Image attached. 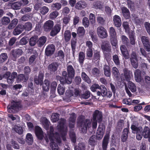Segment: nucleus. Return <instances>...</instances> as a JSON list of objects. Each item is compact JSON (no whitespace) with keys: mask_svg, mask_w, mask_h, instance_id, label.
<instances>
[{"mask_svg":"<svg viewBox=\"0 0 150 150\" xmlns=\"http://www.w3.org/2000/svg\"><path fill=\"white\" fill-rule=\"evenodd\" d=\"M44 76V71H40L39 72L38 76L34 77V82L37 85H42V89L45 91H48L50 88V81L45 79L43 82Z\"/></svg>","mask_w":150,"mask_h":150,"instance_id":"obj_1","label":"nucleus"},{"mask_svg":"<svg viewBox=\"0 0 150 150\" xmlns=\"http://www.w3.org/2000/svg\"><path fill=\"white\" fill-rule=\"evenodd\" d=\"M91 122L88 119H85V116L81 115L78 118L77 125L78 127H81V132L83 133H86L88 128L91 126Z\"/></svg>","mask_w":150,"mask_h":150,"instance_id":"obj_2","label":"nucleus"},{"mask_svg":"<svg viewBox=\"0 0 150 150\" xmlns=\"http://www.w3.org/2000/svg\"><path fill=\"white\" fill-rule=\"evenodd\" d=\"M23 108L21 101L13 100L11 104L7 107L8 111L10 113H15L17 110H21Z\"/></svg>","mask_w":150,"mask_h":150,"instance_id":"obj_3","label":"nucleus"},{"mask_svg":"<svg viewBox=\"0 0 150 150\" xmlns=\"http://www.w3.org/2000/svg\"><path fill=\"white\" fill-rule=\"evenodd\" d=\"M105 129L104 123L99 124L96 134V137L97 139L100 140L102 139L104 134Z\"/></svg>","mask_w":150,"mask_h":150,"instance_id":"obj_4","label":"nucleus"},{"mask_svg":"<svg viewBox=\"0 0 150 150\" xmlns=\"http://www.w3.org/2000/svg\"><path fill=\"white\" fill-rule=\"evenodd\" d=\"M67 75L69 76V80L67 81L69 83H71L72 79H73L75 75V71L71 65H69L67 66Z\"/></svg>","mask_w":150,"mask_h":150,"instance_id":"obj_5","label":"nucleus"},{"mask_svg":"<svg viewBox=\"0 0 150 150\" xmlns=\"http://www.w3.org/2000/svg\"><path fill=\"white\" fill-rule=\"evenodd\" d=\"M93 121L97 120L99 124L102 123H101L103 120L102 112L98 110H96L94 112L93 115Z\"/></svg>","mask_w":150,"mask_h":150,"instance_id":"obj_6","label":"nucleus"},{"mask_svg":"<svg viewBox=\"0 0 150 150\" xmlns=\"http://www.w3.org/2000/svg\"><path fill=\"white\" fill-rule=\"evenodd\" d=\"M23 52L22 50L21 49L12 50L11 52L12 59L14 61H16L18 58L22 54Z\"/></svg>","mask_w":150,"mask_h":150,"instance_id":"obj_7","label":"nucleus"},{"mask_svg":"<svg viewBox=\"0 0 150 150\" xmlns=\"http://www.w3.org/2000/svg\"><path fill=\"white\" fill-rule=\"evenodd\" d=\"M54 129L53 127L52 126H50V131L47 132V135L49 139L52 140V138L54 137L57 138V140L60 142V136L59 133L57 132H56L55 133L54 132Z\"/></svg>","mask_w":150,"mask_h":150,"instance_id":"obj_8","label":"nucleus"},{"mask_svg":"<svg viewBox=\"0 0 150 150\" xmlns=\"http://www.w3.org/2000/svg\"><path fill=\"white\" fill-rule=\"evenodd\" d=\"M61 29V24L60 23H57L53 27L50 32V35L52 37H54L60 32Z\"/></svg>","mask_w":150,"mask_h":150,"instance_id":"obj_9","label":"nucleus"},{"mask_svg":"<svg viewBox=\"0 0 150 150\" xmlns=\"http://www.w3.org/2000/svg\"><path fill=\"white\" fill-rule=\"evenodd\" d=\"M141 40L144 47L148 52L150 51V41L149 38L145 36H142Z\"/></svg>","mask_w":150,"mask_h":150,"instance_id":"obj_10","label":"nucleus"},{"mask_svg":"<svg viewBox=\"0 0 150 150\" xmlns=\"http://www.w3.org/2000/svg\"><path fill=\"white\" fill-rule=\"evenodd\" d=\"M60 142L57 140L56 137L52 138V139L51 140L49 139L50 142V146L51 147L52 150H59L57 143L60 144L61 143V139L60 137Z\"/></svg>","mask_w":150,"mask_h":150,"instance_id":"obj_11","label":"nucleus"},{"mask_svg":"<svg viewBox=\"0 0 150 150\" xmlns=\"http://www.w3.org/2000/svg\"><path fill=\"white\" fill-rule=\"evenodd\" d=\"M130 59L133 67L135 69L137 68L138 66V59L136 52H132Z\"/></svg>","mask_w":150,"mask_h":150,"instance_id":"obj_12","label":"nucleus"},{"mask_svg":"<svg viewBox=\"0 0 150 150\" xmlns=\"http://www.w3.org/2000/svg\"><path fill=\"white\" fill-rule=\"evenodd\" d=\"M97 32L99 37L102 38H105L108 36L106 30L102 26L99 27L97 28Z\"/></svg>","mask_w":150,"mask_h":150,"instance_id":"obj_13","label":"nucleus"},{"mask_svg":"<svg viewBox=\"0 0 150 150\" xmlns=\"http://www.w3.org/2000/svg\"><path fill=\"white\" fill-rule=\"evenodd\" d=\"M55 50V46L53 44L48 45L45 50V54L47 56H50L54 53Z\"/></svg>","mask_w":150,"mask_h":150,"instance_id":"obj_14","label":"nucleus"},{"mask_svg":"<svg viewBox=\"0 0 150 150\" xmlns=\"http://www.w3.org/2000/svg\"><path fill=\"white\" fill-rule=\"evenodd\" d=\"M54 25V22L50 20L46 21L43 25L44 30L46 32H49L52 29Z\"/></svg>","mask_w":150,"mask_h":150,"instance_id":"obj_15","label":"nucleus"},{"mask_svg":"<svg viewBox=\"0 0 150 150\" xmlns=\"http://www.w3.org/2000/svg\"><path fill=\"white\" fill-rule=\"evenodd\" d=\"M67 73L65 71H64L62 72V76L60 77V78L59 81L62 84L64 85L65 84H69L71 83H69L67 81L69 80V76H67Z\"/></svg>","mask_w":150,"mask_h":150,"instance_id":"obj_16","label":"nucleus"},{"mask_svg":"<svg viewBox=\"0 0 150 150\" xmlns=\"http://www.w3.org/2000/svg\"><path fill=\"white\" fill-rule=\"evenodd\" d=\"M35 135L38 139L42 140L43 137V132L40 127L38 126L35 127Z\"/></svg>","mask_w":150,"mask_h":150,"instance_id":"obj_17","label":"nucleus"},{"mask_svg":"<svg viewBox=\"0 0 150 150\" xmlns=\"http://www.w3.org/2000/svg\"><path fill=\"white\" fill-rule=\"evenodd\" d=\"M58 66L57 62H53L48 66V70L51 74H52L57 70Z\"/></svg>","mask_w":150,"mask_h":150,"instance_id":"obj_18","label":"nucleus"},{"mask_svg":"<svg viewBox=\"0 0 150 150\" xmlns=\"http://www.w3.org/2000/svg\"><path fill=\"white\" fill-rule=\"evenodd\" d=\"M109 134H106L105 135L102 142V147L103 150H107L109 143Z\"/></svg>","mask_w":150,"mask_h":150,"instance_id":"obj_19","label":"nucleus"},{"mask_svg":"<svg viewBox=\"0 0 150 150\" xmlns=\"http://www.w3.org/2000/svg\"><path fill=\"white\" fill-rule=\"evenodd\" d=\"M87 6L86 3L84 1L81 0L78 1L76 4L75 8L79 10H81L85 8Z\"/></svg>","mask_w":150,"mask_h":150,"instance_id":"obj_20","label":"nucleus"},{"mask_svg":"<svg viewBox=\"0 0 150 150\" xmlns=\"http://www.w3.org/2000/svg\"><path fill=\"white\" fill-rule=\"evenodd\" d=\"M100 91H98L97 92V94L98 96H102L103 97L106 96L107 89L103 85H101L100 86L99 89Z\"/></svg>","mask_w":150,"mask_h":150,"instance_id":"obj_21","label":"nucleus"},{"mask_svg":"<svg viewBox=\"0 0 150 150\" xmlns=\"http://www.w3.org/2000/svg\"><path fill=\"white\" fill-rule=\"evenodd\" d=\"M114 24L117 28L120 27L122 24V21L120 16L117 15H115L113 17V19Z\"/></svg>","mask_w":150,"mask_h":150,"instance_id":"obj_22","label":"nucleus"},{"mask_svg":"<svg viewBox=\"0 0 150 150\" xmlns=\"http://www.w3.org/2000/svg\"><path fill=\"white\" fill-rule=\"evenodd\" d=\"M101 48L103 52L111 50V46L109 42L107 41L103 42L101 45Z\"/></svg>","mask_w":150,"mask_h":150,"instance_id":"obj_23","label":"nucleus"},{"mask_svg":"<svg viewBox=\"0 0 150 150\" xmlns=\"http://www.w3.org/2000/svg\"><path fill=\"white\" fill-rule=\"evenodd\" d=\"M143 134V137L145 138H148L149 141L150 142V129L148 126L144 127L143 130L142 131Z\"/></svg>","mask_w":150,"mask_h":150,"instance_id":"obj_24","label":"nucleus"},{"mask_svg":"<svg viewBox=\"0 0 150 150\" xmlns=\"http://www.w3.org/2000/svg\"><path fill=\"white\" fill-rule=\"evenodd\" d=\"M103 70L104 75L106 77H110L111 76V70L110 67L107 64L103 66Z\"/></svg>","mask_w":150,"mask_h":150,"instance_id":"obj_25","label":"nucleus"},{"mask_svg":"<svg viewBox=\"0 0 150 150\" xmlns=\"http://www.w3.org/2000/svg\"><path fill=\"white\" fill-rule=\"evenodd\" d=\"M121 11L124 17L126 19L130 18V14L129 10L126 7H123L121 8Z\"/></svg>","mask_w":150,"mask_h":150,"instance_id":"obj_26","label":"nucleus"},{"mask_svg":"<svg viewBox=\"0 0 150 150\" xmlns=\"http://www.w3.org/2000/svg\"><path fill=\"white\" fill-rule=\"evenodd\" d=\"M47 40V38L45 36H42L40 37L37 40V44L38 47H41L45 43Z\"/></svg>","mask_w":150,"mask_h":150,"instance_id":"obj_27","label":"nucleus"},{"mask_svg":"<svg viewBox=\"0 0 150 150\" xmlns=\"http://www.w3.org/2000/svg\"><path fill=\"white\" fill-rule=\"evenodd\" d=\"M28 76H25L24 74H19L17 76L16 81L18 82H26L28 81Z\"/></svg>","mask_w":150,"mask_h":150,"instance_id":"obj_28","label":"nucleus"},{"mask_svg":"<svg viewBox=\"0 0 150 150\" xmlns=\"http://www.w3.org/2000/svg\"><path fill=\"white\" fill-rule=\"evenodd\" d=\"M123 72L126 80L129 81L130 80L131 76H132V72L127 68L124 69Z\"/></svg>","mask_w":150,"mask_h":150,"instance_id":"obj_29","label":"nucleus"},{"mask_svg":"<svg viewBox=\"0 0 150 150\" xmlns=\"http://www.w3.org/2000/svg\"><path fill=\"white\" fill-rule=\"evenodd\" d=\"M134 77L137 82H140L142 78L141 75V71L139 69H136L134 73Z\"/></svg>","mask_w":150,"mask_h":150,"instance_id":"obj_30","label":"nucleus"},{"mask_svg":"<svg viewBox=\"0 0 150 150\" xmlns=\"http://www.w3.org/2000/svg\"><path fill=\"white\" fill-rule=\"evenodd\" d=\"M23 31L22 25L19 24L16 26L14 30L13 34L15 35H18L21 33Z\"/></svg>","mask_w":150,"mask_h":150,"instance_id":"obj_31","label":"nucleus"},{"mask_svg":"<svg viewBox=\"0 0 150 150\" xmlns=\"http://www.w3.org/2000/svg\"><path fill=\"white\" fill-rule=\"evenodd\" d=\"M122 44L126 45L127 48L130 47L129 41L128 38L125 35H122L121 37Z\"/></svg>","mask_w":150,"mask_h":150,"instance_id":"obj_32","label":"nucleus"},{"mask_svg":"<svg viewBox=\"0 0 150 150\" xmlns=\"http://www.w3.org/2000/svg\"><path fill=\"white\" fill-rule=\"evenodd\" d=\"M17 73L16 72H12L10 76L7 78V81L9 84H12L14 81L15 78L17 76Z\"/></svg>","mask_w":150,"mask_h":150,"instance_id":"obj_33","label":"nucleus"},{"mask_svg":"<svg viewBox=\"0 0 150 150\" xmlns=\"http://www.w3.org/2000/svg\"><path fill=\"white\" fill-rule=\"evenodd\" d=\"M41 121L44 126V128L47 130L48 129L50 124L49 121L45 117H43L41 119Z\"/></svg>","mask_w":150,"mask_h":150,"instance_id":"obj_34","label":"nucleus"},{"mask_svg":"<svg viewBox=\"0 0 150 150\" xmlns=\"http://www.w3.org/2000/svg\"><path fill=\"white\" fill-rule=\"evenodd\" d=\"M23 28V30H25L27 31L30 30L32 28V24L30 22H27L24 24H21Z\"/></svg>","mask_w":150,"mask_h":150,"instance_id":"obj_35","label":"nucleus"},{"mask_svg":"<svg viewBox=\"0 0 150 150\" xmlns=\"http://www.w3.org/2000/svg\"><path fill=\"white\" fill-rule=\"evenodd\" d=\"M12 8L14 10H17L20 8V7L22 5V4L21 2L17 1L13 3L10 4Z\"/></svg>","mask_w":150,"mask_h":150,"instance_id":"obj_36","label":"nucleus"},{"mask_svg":"<svg viewBox=\"0 0 150 150\" xmlns=\"http://www.w3.org/2000/svg\"><path fill=\"white\" fill-rule=\"evenodd\" d=\"M127 81V85L129 89L132 92H135L136 91L137 88L135 84L130 81Z\"/></svg>","mask_w":150,"mask_h":150,"instance_id":"obj_37","label":"nucleus"},{"mask_svg":"<svg viewBox=\"0 0 150 150\" xmlns=\"http://www.w3.org/2000/svg\"><path fill=\"white\" fill-rule=\"evenodd\" d=\"M128 8L131 11H133L135 9V4L131 0H127L126 1Z\"/></svg>","mask_w":150,"mask_h":150,"instance_id":"obj_38","label":"nucleus"},{"mask_svg":"<svg viewBox=\"0 0 150 150\" xmlns=\"http://www.w3.org/2000/svg\"><path fill=\"white\" fill-rule=\"evenodd\" d=\"M38 36H34L31 37L29 40V44L31 46H35L37 43Z\"/></svg>","mask_w":150,"mask_h":150,"instance_id":"obj_39","label":"nucleus"},{"mask_svg":"<svg viewBox=\"0 0 150 150\" xmlns=\"http://www.w3.org/2000/svg\"><path fill=\"white\" fill-rule=\"evenodd\" d=\"M76 39L72 38L71 41V47L72 51V54H73L74 56V53L76 51Z\"/></svg>","mask_w":150,"mask_h":150,"instance_id":"obj_40","label":"nucleus"},{"mask_svg":"<svg viewBox=\"0 0 150 150\" xmlns=\"http://www.w3.org/2000/svg\"><path fill=\"white\" fill-rule=\"evenodd\" d=\"M85 54L83 52H81L79 53L78 61L81 64H83L84 61Z\"/></svg>","mask_w":150,"mask_h":150,"instance_id":"obj_41","label":"nucleus"},{"mask_svg":"<svg viewBox=\"0 0 150 150\" xmlns=\"http://www.w3.org/2000/svg\"><path fill=\"white\" fill-rule=\"evenodd\" d=\"M26 142L28 145H32L33 142V138L31 134L28 133L26 136Z\"/></svg>","mask_w":150,"mask_h":150,"instance_id":"obj_42","label":"nucleus"},{"mask_svg":"<svg viewBox=\"0 0 150 150\" xmlns=\"http://www.w3.org/2000/svg\"><path fill=\"white\" fill-rule=\"evenodd\" d=\"M71 38V33L69 30H66L64 33V39L66 42L69 41Z\"/></svg>","mask_w":150,"mask_h":150,"instance_id":"obj_43","label":"nucleus"},{"mask_svg":"<svg viewBox=\"0 0 150 150\" xmlns=\"http://www.w3.org/2000/svg\"><path fill=\"white\" fill-rule=\"evenodd\" d=\"M65 122L64 119H61L59 122V125L58 126V129L59 131H64V130Z\"/></svg>","mask_w":150,"mask_h":150,"instance_id":"obj_44","label":"nucleus"},{"mask_svg":"<svg viewBox=\"0 0 150 150\" xmlns=\"http://www.w3.org/2000/svg\"><path fill=\"white\" fill-rule=\"evenodd\" d=\"M14 131L19 134H22L23 133V130L22 127L17 125H15L13 127Z\"/></svg>","mask_w":150,"mask_h":150,"instance_id":"obj_45","label":"nucleus"},{"mask_svg":"<svg viewBox=\"0 0 150 150\" xmlns=\"http://www.w3.org/2000/svg\"><path fill=\"white\" fill-rule=\"evenodd\" d=\"M89 143L92 146H94L97 144V141L95 135H92L90 137L89 139Z\"/></svg>","mask_w":150,"mask_h":150,"instance_id":"obj_46","label":"nucleus"},{"mask_svg":"<svg viewBox=\"0 0 150 150\" xmlns=\"http://www.w3.org/2000/svg\"><path fill=\"white\" fill-rule=\"evenodd\" d=\"M18 22V20L15 18L12 20L11 23L8 25V28L9 29H12L15 27L17 24Z\"/></svg>","mask_w":150,"mask_h":150,"instance_id":"obj_47","label":"nucleus"},{"mask_svg":"<svg viewBox=\"0 0 150 150\" xmlns=\"http://www.w3.org/2000/svg\"><path fill=\"white\" fill-rule=\"evenodd\" d=\"M109 33L110 38L117 37L115 30L113 27H111L110 28Z\"/></svg>","mask_w":150,"mask_h":150,"instance_id":"obj_48","label":"nucleus"},{"mask_svg":"<svg viewBox=\"0 0 150 150\" xmlns=\"http://www.w3.org/2000/svg\"><path fill=\"white\" fill-rule=\"evenodd\" d=\"M8 58L7 54L3 53L0 54V64L3 63L6 61Z\"/></svg>","mask_w":150,"mask_h":150,"instance_id":"obj_49","label":"nucleus"},{"mask_svg":"<svg viewBox=\"0 0 150 150\" xmlns=\"http://www.w3.org/2000/svg\"><path fill=\"white\" fill-rule=\"evenodd\" d=\"M81 77L82 79L88 83L91 82V81L89 77L84 72H82L81 74Z\"/></svg>","mask_w":150,"mask_h":150,"instance_id":"obj_50","label":"nucleus"},{"mask_svg":"<svg viewBox=\"0 0 150 150\" xmlns=\"http://www.w3.org/2000/svg\"><path fill=\"white\" fill-rule=\"evenodd\" d=\"M77 34L80 36H83L85 33V30L83 27H79L78 28L77 31Z\"/></svg>","mask_w":150,"mask_h":150,"instance_id":"obj_51","label":"nucleus"},{"mask_svg":"<svg viewBox=\"0 0 150 150\" xmlns=\"http://www.w3.org/2000/svg\"><path fill=\"white\" fill-rule=\"evenodd\" d=\"M56 57H59L60 60L61 61L64 60L65 57L64 53L62 50H60L58 51L56 54Z\"/></svg>","mask_w":150,"mask_h":150,"instance_id":"obj_52","label":"nucleus"},{"mask_svg":"<svg viewBox=\"0 0 150 150\" xmlns=\"http://www.w3.org/2000/svg\"><path fill=\"white\" fill-rule=\"evenodd\" d=\"M57 84L55 81L52 82L50 85V92L51 93H53L55 92L57 86Z\"/></svg>","mask_w":150,"mask_h":150,"instance_id":"obj_53","label":"nucleus"},{"mask_svg":"<svg viewBox=\"0 0 150 150\" xmlns=\"http://www.w3.org/2000/svg\"><path fill=\"white\" fill-rule=\"evenodd\" d=\"M52 9L55 11L59 10L61 7V4L59 3H56L55 4H53L52 6Z\"/></svg>","mask_w":150,"mask_h":150,"instance_id":"obj_54","label":"nucleus"},{"mask_svg":"<svg viewBox=\"0 0 150 150\" xmlns=\"http://www.w3.org/2000/svg\"><path fill=\"white\" fill-rule=\"evenodd\" d=\"M89 35L91 36L92 40L94 42H96L98 40L97 35L94 32H89Z\"/></svg>","mask_w":150,"mask_h":150,"instance_id":"obj_55","label":"nucleus"},{"mask_svg":"<svg viewBox=\"0 0 150 150\" xmlns=\"http://www.w3.org/2000/svg\"><path fill=\"white\" fill-rule=\"evenodd\" d=\"M111 50L109 51L103 52L105 57L107 61H109L111 59Z\"/></svg>","mask_w":150,"mask_h":150,"instance_id":"obj_56","label":"nucleus"},{"mask_svg":"<svg viewBox=\"0 0 150 150\" xmlns=\"http://www.w3.org/2000/svg\"><path fill=\"white\" fill-rule=\"evenodd\" d=\"M59 114L55 113L53 114L51 117V120L53 122H56L59 119Z\"/></svg>","mask_w":150,"mask_h":150,"instance_id":"obj_57","label":"nucleus"},{"mask_svg":"<svg viewBox=\"0 0 150 150\" xmlns=\"http://www.w3.org/2000/svg\"><path fill=\"white\" fill-rule=\"evenodd\" d=\"M91 93L89 91H86L81 96V98L87 99L90 97Z\"/></svg>","mask_w":150,"mask_h":150,"instance_id":"obj_58","label":"nucleus"},{"mask_svg":"<svg viewBox=\"0 0 150 150\" xmlns=\"http://www.w3.org/2000/svg\"><path fill=\"white\" fill-rule=\"evenodd\" d=\"M122 26L125 30V32L129 33V32L130 28L129 23L128 22H124L122 23Z\"/></svg>","mask_w":150,"mask_h":150,"instance_id":"obj_59","label":"nucleus"},{"mask_svg":"<svg viewBox=\"0 0 150 150\" xmlns=\"http://www.w3.org/2000/svg\"><path fill=\"white\" fill-rule=\"evenodd\" d=\"M59 12L57 11H55L51 13L50 15V18L52 20H54L58 16Z\"/></svg>","mask_w":150,"mask_h":150,"instance_id":"obj_60","label":"nucleus"},{"mask_svg":"<svg viewBox=\"0 0 150 150\" xmlns=\"http://www.w3.org/2000/svg\"><path fill=\"white\" fill-rule=\"evenodd\" d=\"M112 59L116 65H119L120 64V61L118 56L115 54L112 56Z\"/></svg>","mask_w":150,"mask_h":150,"instance_id":"obj_61","label":"nucleus"},{"mask_svg":"<svg viewBox=\"0 0 150 150\" xmlns=\"http://www.w3.org/2000/svg\"><path fill=\"white\" fill-rule=\"evenodd\" d=\"M10 22L9 18L7 17L4 16L1 19L2 24L4 25H8Z\"/></svg>","mask_w":150,"mask_h":150,"instance_id":"obj_62","label":"nucleus"},{"mask_svg":"<svg viewBox=\"0 0 150 150\" xmlns=\"http://www.w3.org/2000/svg\"><path fill=\"white\" fill-rule=\"evenodd\" d=\"M112 73L114 76L116 78H118L120 75V73L116 67H113L112 69Z\"/></svg>","mask_w":150,"mask_h":150,"instance_id":"obj_63","label":"nucleus"},{"mask_svg":"<svg viewBox=\"0 0 150 150\" xmlns=\"http://www.w3.org/2000/svg\"><path fill=\"white\" fill-rule=\"evenodd\" d=\"M92 73L95 76H98L100 74V70L96 67L93 68L92 70Z\"/></svg>","mask_w":150,"mask_h":150,"instance_id":"obj_64","label":"nucleus"}]
</instances>
